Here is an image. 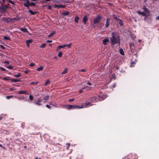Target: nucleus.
I'll use <instances>...</instances> for the list:
<instances>
[{
  "label": "nucleus",
  "mask_w": 159,
  "mask_h": 159,
  "mask_svg": "<svg viewBox=\"0 0 159 159\" xmlns=\"http://www.w3.org/2000/svg\"><path fill=\"white\" fill-rule=\"evenodd\" d=\"M110 38V43L112 45H114L116 44H118L119 45L120 44V37L114 33H112Z\"/></svg>",
  "instance_id": "1"
},
{
  "label": "nucleus",
  "mask_w": 159,
  "mask_h": 159,
  "mask_svg": "<svg viewBox=\"0 0 159 159\" xmlns=\"http://www.w3.org/2000/svg\"><path fill=\"white\" fill-rule=\"evenodd\" d=\"M92 105V104H91L90 102H87L85 104H83V105L81 106H73L72 105H67L66 106L67 109H80L82 108H85L88 107H90Z\"/></svg>",
  "instance_id": "2"
},
{
  "label": "nucleus",
  "mask_w": 159,
  "mask_h": 159,
  "mask_svg": "<svg viewBox=\"0 0 159 159\" xmlns=\"http://www.w3.org/2000/svg\"><path fill=\"white\" fill-rule=\"evenodd\" d=\"M101 17L99 15L97 16L93 20L94 24H97L101 19Z\"/></svg>",
  "instance_id": "3"
},
{
  "label": "nucleus",
  "mask_w": 159,
  "mask_h": 159,
  "mask_svg": "<svg viewBox=\"0 0 159 159\" xmlns=\"http://www.w3.org/2000/svg\"><path fill=\"white\" fill-rule=\"evenodd\" d=\"M43 100L42 99H39L34 102V104L39 106L41 105H42L41 102Z\"/></svg>",
  "instance_id": "4"
},
{
  "label": "nucleus",
  "mask_w": 159,
  "mask_h": 159,
  "mask_svg": "<svg viewBox=\"0 0 159 159\" xmlns=\"http://www.w3.org/2000/svg\"><path fill=\"white\" fill-rule=\"evenodd\" d=\"M65 47H66V45L65 44L63 45H59L57 47L56 50V51H58L60 49L62 48H63Z\"/></svg>",
  "instance_id": "5"
},
{
  "label": "nucleus",
  "mask_w": 159,
  "mask_h": 159,
  "mask_svg": "<svg viewBox=\"0 0 159 159\" xmlns=\"http://www.w3.org/2000/svg\"><path fill=\"white\" fill-rule=\"evenodd\" d=\"M106 97L107 96L105 95H103L102 97L101 96V95H100L99 97L98 100L100 101H101L104 99L106 98Z\"/></svg>",
  "instance_id": "6"
},
{
  "label": "nucleus",
  "mask_w": 159,
  "mask_h": 159,
  "mask_svg": "<svg viewBox=\"0 0 159 159\" xmlns=\"http://www.w3.org/2000/svg\"><path fill=\"white\" fill-rule=\"evenodd\" d=\"M54 7L57 8H64V6L62 5H57L55 4L53 6Z\"/></svg>",
  "instance_id": "7"
},
{
  "label": "nucleus",
  "mask_w": 159,
  "mask_h": 159,
  "mask_svg": "<svg viewBox=\"0 0 159 159\" xmlns=\"http://www.w3.org/2000/svg\"><path fill=\"white\" fill-rule=\"evenodd\" d=\"M88 18L86 16L84 17L83 19V23L84 24H86V21L88 20Z\"/></svg>",
  "instance_id": "8"
},
{
  "label": "nucleus",
  "mask_w": 159,
  "mask_h": 159,
  "mask_svg": "<svg viewBox=\"0 0 159 159\" xmlns=\"http://www.w3.org/2000/svg\"><path fill=\"white\" fill-rule=\"evenodd\" d=\"M109 42V40L107 39H105L103 40L102 42L103 43L104 45H106L107 44V43Z\"/></svg>",
  "instance_id": "9"
},
{
  "label": "nucleus",
  "mask_w": 159,
  "mask_h": 159,
  "mask_svg": "<svg viewBox=\"0 0 159 159\" xmlns=\"http://www.w3.org/2000/svg\"><path fill=\"white\" fill-rule=\"evenodd\" d=\"M109 20V19L108 18H107L106 19V23L105 24V27L106 28L108 27L109 26L110 24L108 22V21Z\"/></svg>",
  "instance_id": "10"
},
{
  "label": "nucleus",
  "mask_w": 159,
  "mask_h": 159,
  "mask_svg": "<svg viewBox=\"0 0 159 159\" xmlns=\"http://www.w3.org/2000/svg\"><path fill=\"white\" fill-rule=\"evenodd\" d=\"M137 12L139 14L143 16H147V14L143 12H140L139 11H138Z\"/></svg>",
  "instance_id": "11"
},
{
  "label": "nucleus",
  "mask_w": 159,
  "mask_h": 159,
  "mask_svg": "<svg viewBox=\"0 0 159 159\" xmlns=\"http://www.w3.org/2000/svg\"><path fill=\"white\" fill-rule=\"evenodd\" d=\"M137 61L136 60H135L134 61H132L131 63L130 67H133L134 66V65L135 64Z\"/></svg>",
  "instance_id": "12"
},
{
  "label": "nucleus",
  "mask_w": 159,
  "mask_h": 159,
  "mask_svg": "<svg viewBox=\"0 0 159 159\" xmlns=\"http://www.w3.org/2000/svg\"><path fill=\"white\" fill-rule=\"evenodd\" d=\"M27 93V91H20L18 92L19 94H26Z\"/></svg>",
  "instance_id": "13"
},
{
  "label": "nucleus",
  "mask_w": 159,
  "mask_h": 159,
  "mask_svg": "<svg viewBox=\"0 0 159 159\" xmlns=\"http://www.w3.org/2000/svg\"><path fill=\"white\" fill-rule=\"evenodd\" d=\"M11 81L14 82H20L21 80L20 79H14L11 80Z\"/></svg>",
  "instance_id": "14"
},
{
  "label": "nucleus",
  "mask_w": 159,
  "mask_h": 159,
  "mask_svg": "<svg viewBox=\"0 0 159 159\" xmlns=\"http://www.w3.org/2000/svg\"><path fill=\"white\" fill-rule=\"evenodd\" d=\"M55 34V31H52L50 34L48 35V37H51L53 35Z\"/></svg>",
  "instance_id": "15"
},
{
  "label": "nucleus",
  "mask_w": 159,
  "mask_h": 159,
  "mask_svg": "<svg viewBox=\"0 0 159 159\" xmlns=\"http://www.w3.org/2000/svg\"><path fill=\"white\" fill-rule=\"evenodd\" d=\"M20 30L21 31L24 32H28L27 30L25 28H20Z\"/></svg>",
  "instance_id": "16"
},
{
  "label": "nucleus",
  "mask_w": 159,
  "mask_h": 159,
  "mask_svg": "<svg viewBox=\"0 0 159 159\" xmlns=\"http://www.w3.org/2000/svg\"><path fill=\"white\" fill-rule=\"evenodd\" d=\"M43 68V66H41L40 67L36 69V70L38 71H40L42 70Z\"/></svg>",
  "instance_id": "17"
},
{
  "label": "nucleus",
  "mask_w": 159,
  "mask_h": 159,
  "mask_svg": "<svg viewBox=\"0 0 159 159\" xmlns=\"http://www.w3.org/2000/svg\"><path fill=\"white\" fill-rule=\"evenodd\" d=\"M119 52L122 55H124V51H123V50L122 48H120L119 49Z\"/></svg>",
  "instance_id": "18"
},
{
  "label": "nucleus",
  "mask_w": 159,
  "mask_h": 159,
  "mask_svg": "<svg viewBox=\"0 0 159 159\" xmlns=\"http://www.w3.org/2000/svg\"><path fill=\"white\" fill-rule=\"evenodd\" d=\"M21 76V75L20 73H19L18 74H16L14 75V76L16 78H19Z\"/></svg>",
  "instance_id": "19"
},
{
  "label": "nucleus",
  "mask_w": 159,
  "mask_h": 159,
  "mask_svg": "<svg viewBox=\"0 0 159 159\" xmlns=\"http://www.w3.org/2000/svg\"><path fill=\"white\" fill-rule=\"evenodd\" d=\"M79 18L78 16H76L75 19V20L76 23H78V20Z\"/></svg>",
  "instance_id": "20"
},
{
  "label": "nucleus",
  "mask_w": 159,
  "mask_h": 159,
  "mask_svg": "<svg viewBox=\"0 0 159 159\" xmlns=\"http://www.w3.org/2000/svg\"><path fill=\"white\" fill-rule=\"evenodd\" d=\"M117 21L118 22L119 24L120 25L122 26L123 25L122 22L120 19L118 20Z\"/></svg>",
  "instance_id": "21"
},
{
  "label": "nucleus",
  "mask_w": 159,
  "mask_h": 159,
  "mask_svg": "<svg viewBox=\"0 0 159 159\" xmlns=\"http://www.w3.org/2000/svg\"><path fill=\"white\" fill-rule=\"evenodd\" d=\"M67 68H66L62 72L61 74H65L67 72Z\"/></svg>",
  "instance_id": "22"
},
{
  "label": "nucleus",
  "mask_w": 159,
  "mask_h": 159,
  "mask_svg": "<svg viewBox=\"0 0 159 159\" xmlns=\"http://www.w3.org/2000/svg\"><path fill=\"white\" fill-rule=\"evenodd\" d=\"M49 97L48 96H47L44 97V99H45V100H44L45 103L47 102V100L48 99Z\"/></svg>",
  "instance_id": "23"
},
{
  "label": "nucleus",
  "mask_w": 159,
  "mask_h": 159,
  "mask_svg": "<svg viewBox=\"0 0 159 159\" xmlns=\"http://www.w3.org/2000/svg\"><path fill=\"white\" fill-rule=\"evenodd\" d=\"M29 11L31 14L33 15L35 14V13H36V12H34L30 10H29Z\"/></svg>",
  "instance_id": "24"
},
{
  "label": "nucleus",
  "mask_w": 159,
  "mask_h": 159,
  "mask_svg": "<svg viewBox=\"0 0 159 159\" xmlns=\"http://www.w3.org/2000/svg\"><path fill=\"white\" fill-rule=\"evenodd\" d=\"M23 4L25 7H27L28 9H30L29 4H27L26 3H24Z\"/></svg>",
  "instance_id": "25"
},
{
  "label": "nucleus",
  "mask_w": 159,
  "mask_h": 159,
  "mask_svg": "<svg viewBox=\"0 0 159 159\" xmlns=\"http://www.w3.org/2000/svg\"><path fill=\"white\" fill-rule=\"evenodd\" d=\"M69 12L66 11H65V12H64L63 13V15L64 16H66V15H68L69 14Z\"/></svg>",
  "instance_id": "26"
},
{
  "label": "nucleus",
  "mask_w": 159,
  "mask_h": 159,
  "mask_svg": "<svg viewBox=\"0 0 159 159\" xmlns=\"http://www.w3.org/2000/svg\"><path fill=\"white\" fill-rule=\"evenodd\" d=\"M29 98L30 101L32 100L33 99V97L31 95H29Z\"/></svg>",
  "instance_id": "27"
},
{
  "label": "nucleus",
  "mask_w": 159,
  "mask_h": 159,
  "mask_svg": "<svg viewBox=\"0 0 159 159\" xmlns=\"http://www.w3.org/2000/svg\"><path fill=\"white\" fill-rule=\"evenodd\" d=\"M3 38L4 39L6 40H10L9 38V37L6 36H4Z\"/></svg>",
  "instance_id": "28"
},
{
  "label": "nucleus",
  "mask_w": 159,
  "mask_h": 159,
  "mask_svg": "<svg viewBox=\"0 0 159 159\" xmlns=\"http://www.w3.org/2000/svg\"><path fill=\"white\" fill-rule=\"evenodd\" d=\"M29 5L30 6H35V3L31 2V3H30V4H29Z\"/></svg>",
  "instance_id": "29"
},
{
  "label": "nucleus",
  "mask_w": 159,
  "mask_h": 159,
  "mask_svg": "<svg viewBox=\"0 0 159 159\" xmlns=\"http://www.w3.org/2000/svg\"><path fill=\"white\" fill-rule=\"evenodd\" d=\"M32 40L31 39H29L28 40H26V43H31L32 42Z\"/></svg>",
  "instance_id": "30"
},
{
  "label": "nucleus",
  "mask_w": 159,
  "mask_h": 159,
  "mask_svg": "<svg viewBox=\"0 0 159 159\" xmlns=\"http://www.w3.org/2000/svg\"><path fill=\"white\" fill-rule=\"evenodd\" d=\"M50 83V81L49 80H48L46 81V82L44 83V85H46L47 84H48Z\"/></svg>",
  "instance_id": "31"
},
{
  "label": "nucleus",
  "mask_w": 159,
  "mask_h": 159,
  "mask_svg": "<svg viewBox=\"0 0 159 159\" xmlns=\"http://www.w3.org/2000/svg\"><path fill=\"white\" fill-rule=\"evenodd\" d=\"M65 45H66V46H67L68 48H70L71 45V43H70L68 44Z\"/></svg>",
  "instance_id": "32"
},
{
  "label": "nucleus",
  "mask_w": 159,
  "mask_h": 159,
  "mask_svg": "<svg viewBox=\"0 0 159 159\" xmlns=\"http://www.w3.org/2000/svg\"><path fill=\"white\" fill-rule=\"evenodd\" d=\"M62 53L61 52H60L58 53V56L59 57H61L62 56Z\"/></svg>",
  "instance_id": "33"
},
{
  "label": "nucleus",
  "mask_w": 159,
  "mask_h": 159,
  "mask_svg": "<svg viewBox=\"0 0 159 159\" xmlns=\"http://www.w3.org/2000/svg\"><path fill=\"white\" fill-rule=\"evenodd\" d=\"M46 46V44L45 43H43L40 46V47L41 48H44Z\"/></svg>",
  "instance_id": "34"
},
{
  "label": "nucleus",
  "mask_w": 159,
  "mask_h": 159,
  "mask_svg": "<svg viewBox=\"0 0 159 159\" xmlns=\"http://www.w3.org/2000/svg\"><path fill=\"white\" fill-rule=\"evenodd\" d=\"M89 89V87L87 86H86L84 87H83L82 88V90H84V89Z\"/></svg>",
  "instance_id": "35"
},
{
  "label": "nucleus",
  "mask_w": 159,
  "mask_h": 159,
  "mask_svg": "<svg viewBox=\"0 0 159 159\" xmlns=\"http://www.w3.org/2000/svg\"><path fill=\"white\" fill-rule=\"evenodd\" d=\"M13 97V96H7L6 98L7 99H9L11 98H12Z\"/></svg>",
  "instance_id": "36"
},
{
  "label": "nucleus",
  "mask_w": 159,
  "mask_h": 159,
  "mask_svg": "<svg viewBox=\"0 0 159 159\" xmlns=\"http://www.w3.org/2000/svg\"><path fill=\"white\" fill-rule=\"evenodd\" d=\"M38 82H32L30 83V84H38Z\"/></svg>",
  "instance_id": "37"
},
{
  "label": "nucleus",
  "mask_w": 159,
  "mask_h": 159,
  "mask_svg": "<svg viewBox=\"0 0 159 159\" xmlns=\"http://www.w3.org/2000/svg\"><path fill=\"white\" fill-rule=\"evenodd\" d=\"M143 9L144 10V11L145 12H147L148 10V9L147 8H146L145 7H143Z\"/></svg>",
  "instance_id": "38"
},
{
  "label": "nucleus",
  "mask_w": 159,
  "mask_h": 159,
  "mask_svg": "<svg viewBox=\"0 0 159 159\" xmlns=\"http://www.w3.org/2000/svg\"><path fill=\"white\" fill-rule=\"evenodd\" d=\"M16 90V89H15V88H10L9 89V90H11V91H13V90Z\"/></svg>",
  "instance_id": "39"
},
{
  "label": "nucleus",
  "mask_w": 159,
  "mask_h": 159,
  "mask_svg": "<svg viewBox=\"0 0 159 159\" xmlns=\"http://www.w3.org/2000/svg\"><path fill=\"white\" fill-rule=\"evenodd\" d=\"M47 8L51 10L52 9L51 6L50 5L48 6H47Z\"/></svg>",
  "instance_id": "40"
},
{
  "label": "nucleus",
  "mask_w": 159,
  "mask_h": 159,
  "mask_svg": "<svg viewBox=\"0 0 159 159\" xmlns=\"http://www.w3.org/2000/svg\"><path fill=\"white\" fill-rule=\"evenodd\" d=\"M113 17L114 18H115V19L117 20H118L119 19H117V16L115 15H113Z\"/></svg>",
  "instance_id": "41"
},
{
  "label": "nucleus",
  "mask_w": 159,
  "mask_h": 159,
  "mask_svg": "<svg viewBox=\"0 0 159 159\" xmlns=\"http://www.w3.org/2000/svg\"><path fill=\"white\" fill-rule=\"evenodd\" d=\"M13 20H19V19L17 17H14L12 19Z\"/></svg>",
  "instance_id": "42"
},
{
  "label": "nucleus",
  "mask_w": 159,
  "mask_h": 159,
  "mask_svg": "<svg viewBox=\"0 0 159 159\" xmlns=\"http://www.w3.org/2000/svg\"><path fill=\"white\" fill-rule=\"evenodd\" d=\"M78 70L79 71H83V72L85 71V70L84 69H81V70Z\"/></svg>",
  "instance_id": "43"
},
{
  "label": "nucleus",
  "mask_w": 159,
  "mask_h": 159,
  "mask_svg": "<svg viewBox=\"0 0 159 159\" xmlns=\"http://www.w3.org/2000/svg\"><path fill=\"white\" fill-rule=\"evenodd\" d=\"M46 107H47L48 108H49V109H51V107H50V106L48 105H46Z\"/></svg>",
  "instance_id": "44"
},
{
  "label": "nucleus",
  "mask_w": 159,
  "mask_h": 159,
  "mask_svg": "<svg viewBox=\"0 0 159 159\" xmlns=\"http://www.w3.org/2000/svg\"><path fill=\"white\" fill-rule=\"evenodd\" d=\"M3 79L5 80H8L9 79L7 77H3Z\"/></svg>",
  "instance_id": "45"
},
{
  "label": "nucleus",
  "mask_w": 159,
  "mask_h": 159,
  "mask_svg": "<svg viewBox=\"0 0 159 159\" xmlns=\"http://www.w3.org/2000/svg\"><path fill=\"white\" fill-rule=\"evenodd\" d=\"M34 65V64L33 63H31L30 64V66H33Z\"/></svg>",
  "instance_id": "46"
},
{
  "label": "nucleus",
  "mask_w": 159,
  "mask_h": 159,
  "mask_svg": "<svg viewBox=\"0 0 159 159\" xmlns=\"http://www.w3.org/2000/svg\"><path fill=\"white\" fill-rule=\"evenodd\" d=\"M66 145H67V146L66 147H67V149L68 150V147H69V146H70V143H67L66 144Z\"/></svg>",
  "instance_id": "47"
},
{
  "label": "nucleus",
  "mask_w": 159,
  "mask_h": 159,
  "mask_svg": "<svg viewBox=\"0 0 159 159\" xmlns=\"http://www.w3.org/2000/svg\"><path fill=\"white\" fill-rule=\"evenodd\" d=\"M7 68L9 69H11L12 68V67L11 66H7Z\"/></svg>",
  "instance_id": "48"
},
{
  "label": "nucleus",
  "mask_w": 159,
  "mask_h": 159,
  "mask_svg": "<svg viewBox=\"0 0 159 159\" xmlns=\"http://www.w3.org/2000/svg\"><path fill=\"white\" fill-rule=\"evenodd\" d=\"M0 69L3 71H5L6 70L3 67H1Z\"/></svg>",
  "instance_id": "49"
},
{
  "label": "nucleus",
  "mask_w": 159,
  "mask_h": 159,
  "mask_svg": "<svg viewBox=\"0 0 159 159\" xmlns=\"http://www.w3.org/2000/svg\"><path fill=\"white\" fill-rule=\"evenodd\" d=\"M4 63L8 64L9 63V62L8 61H4Z\"/></svg>",
  "instance_id": "50"
},
{
  "label": "nucleus",
  "mask_w": 159,
  "mask_h": 159,
  "mask_svg": "<svg viewBox=\"0 0 159 159\" xmlns=\"http://www.w3.org/2000/svg\"><path fill=\"white\" fill-rule=\"evenodd\" d=\"M29 72V71L28 70H26L24 71V72L25 74H27Z\"/></svg>",
  "instance_id": "51"
},
{
  "label": "nucleus",
  "mask_w": 159,
  "mask_h": 159,
  "mask_svg": "<svg viewBox=\"0 0 159 159\" xmlns=\"http://www.w3.org/2000/svg\"><path fill=\"white\" fill-rule=\"evenodd\" d=\"M26 3L27 4H29V5L30 4V2H29V0H26Z\"/></svg>",
  "instance_id": "52"
},
{
  "label": "nucleus",
  "mask_w": 159,
  "mask_h": 159,
  "mask_svg": "<svg viewBox=\"0 0 159 159\" xmlns=\"http://www.w3.org/2000/svg\"><path fill=\"white\" fill-rule=\"evenodd\" d=\"M52 40H48L46 41L47 43H51L52 42Z\"/></svg>",
  "instance_id": "53"
},
{
  "label": "nucleus",
  "mask_w": 159,
  "mask_h": 159,
  "mask_svg": "<svg viewBox=\"0 0 159 159\" xmlns=\"http://www.w3.org/2000/svg\"><path fill=\"white\" fill-rule=\"evenodd\" d=\"M74 100V98L70 99L69 100V102H72Z\"/></svg>",
  "instance_id": "54"
},
{
  "label": "nucleus",
  "mask_w": 159,
  "mask_h": 159,
  "mask_svg": "<svg viewBox=\"0 0 159 159\" xmlns=\"http://www.w3.org/2000/svg\"><path fill=\"white\" fill-rule=\"evenodd\" d=\"M10 3H11L12 4H14V2H13L11 1L10 2Z\"/></svg>",
  "instance_id": "55"
},
{
  "label": "nucleus",
  "mask_w": 159,
  "mask_h": 159,
  "mask_svg": "<svg viewBox=\"0 0 159 159\" xmlns=\"http://www.w3.org/2000/svg\"><path fill=\"white\" fill-rule=\"evenodd\" d=\"M30 43H26V45H27V46L28 47H29L30 46Z\"/></svg>",
  "instance_id": "56"
},
{
  "label": "nucleus",
  "mask_w": 159,
  "mask_h": 159,
  "mask_svg": "<svg viewBox=\"0 0 159 159\" xmlns=\"http://www.w3.org/2000/svg\"><path fill=\"white\" fill-rule=\"evenodd\" d=\"M87 84L89 85H91V83H90V82H88L87 83Z\"/></svg>",
  "instance_id": "57"
},
{
  "label": "nucleus",
  "mask_w": 159,
  "mask_h": 159,
  "mask_svg": "<svg viewBox=\"0 0 159 159\" xmlns=\"http://www.w3.org/2000/svg\"><path fill=\"white\" fill-rule=\"evenodd\" d=\"M116 86V84H114L113 85V87L114 88Z\"/></svg>",
  "instance_id": "58"
},
{
  "label": "nucleus",
  "mask_w": 159,
  "mask_h": 159,
  "mask_svg": "<svg viewBox=\"0 0 159 159\" xmlns=\"http://www.w3.org/2000/svg\"><path fill=\"white\" fill-rule=\"evenodd\" d=\"M82 92V90L81 89L79 91V93H81Z\"/></svg>",
  "instance_id": "59"
},
{
  "label": "nucleus",
  "mask_w": 159,
  "mask_h": 159,
  "mask_svg": "<svg viewBox=\"0 0 159 159\" xmlns=\"http://www.w3.org/2000/svg\"><path fill=\"white\" fill-rule=\"evenodd\" d=\"M156 19L158 20H159V16L157 17Z\"/></svg>",
  "instance_id": "60"
},
{
  "label": "nucleus",
  "mask_w": 159,
  "mask_h": 159,
  "mask_svg": "<svg viewBox=\"0 0 159 159\" xmlns=\"http://www.w3.org/2000/svg\"><path fill=\"white\" fill-rule=\"evenodd\" d=\"M0 147L4 148V147H3V146L1 144H0Z\"/></svg>",
  "instance_id": "61"
},
{
  "label": "nucleus",
  "mask_w": 159,
  "mask_h": 159,
  "mask_svg": "<svg viewBox=\"0 0 159 159\" xmlns=\"http://www.w3.org/2000/svg\"><path fill=\"white\" fill-rule=\"evenodd\" d=\"M139 42H140L141 41V40L140 39H139L138 41Z\"/></svg>",
  "instance_id": "62"
},
{
  "label": "nucleus",
  "mask_w": 159,
  "mask_h": 159,
  "mask_svg": "<svg viewBox=\"0 0 159 159\" xmlns=\"http://www.w3.org/2000/svg\"><path fill=\"white\" fill-rule=\"evenodd\" d=\"M2 0V2H3V3H4V2H5V0Z\"/></svg>",
  "instance_id": "63"
},
{
  "label": "nucleus",
  "mask_w": 159,
  "mask_h": 159,
  "mask_svg": "<svg viewBox=\"0 0 159 159\" xmlns=\"http://www.w3.org/2000/svg\"><path fill=\"white\" fill-rule=\"evenodd\" d=\"M7 1L9 2H10V1H11V0H7Z\"/></svg>",
  "instance_id": "64"
}]
</instances>
